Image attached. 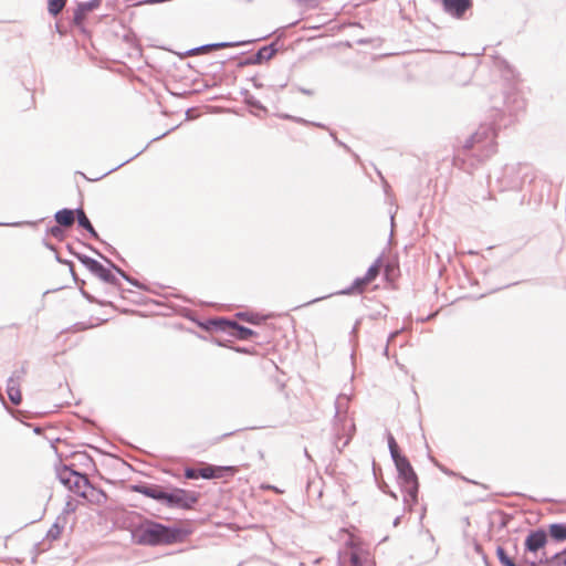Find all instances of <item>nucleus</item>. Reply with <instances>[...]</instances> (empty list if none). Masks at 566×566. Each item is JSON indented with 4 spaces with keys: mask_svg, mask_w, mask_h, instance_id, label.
Masks as SVG:
<instances>
[{
    "mask_svg": "<svg viewBox=\"0 0 566 566\" xmlns=\"http://www.w3.org/2000/svg\"><path fill=\"white\" fill-rule=\"evenodd\" d=\"M59 479L61 483L64 484L70 491L74 492L81 497L84 495L85 491L91 484L85 475L69 468H64L60 471Z\"/></svg>",
    "mask_w": 566,
    "mask_h": 566,
    "instance_id": "39448f33",
    "label": "nucleus"
},
{
    "mask_svg": "<svg viewBox=\"0 0 566 566\" xmlns=\"http://www.w3.org/2000/svg\"><path fill=\"white\" fill-rule=\"evenodd\" d=\"M228 326L230 328L231 335L242 340L249 339L255 335L252 329L241 326L235 322H228Z\"/></svg>",
    "mask_w": 566,
    "mask_h": 566,
    "instance_id": "9b49d317",
    "label": "nucleus"
},
{
    "mask_svg": "<svg viewBox=\"0 0 566 566\" xmlns=\"http://www.w3.org/2000/svg\"><path fill=\"white\" fill-rule=\"evenodd\" d=\"M549 566H566V549L554 555L549 560Z\"/></svg>",
    "mask_w": 566,
    "mask_h": 566,
    "instance_id": "4be33fe9",
    "label": "nucleus"
},
{
    "mask_svg": "<svg viewBox=\"0 0 566 566\" xmlns=\"http://www.w3.org/2000/svg\"><path fill=\"white\" fill-rule=\"evenodd\" d=\"M55 220L60 226L71 227L75 220L74 211L69 209L60 210L55 213Z\"/></svg>",
    "mask_w": 566,
    "mask_h": 566,
    "instance_id": "f8f14e48",
    "label": "nucleus"
},
{
    "mask_svg": "<svg viewBox=\"0 0 566 566\" xmlns=\"http://www.w3.org/2000/svg\"><path fill=\"white\" fill-rule=\"evenodd\" d=\"M339 560L340 566H375L370 546L354 535H349Z\"/></svg>",
    "mask_w": 566,
    "mask_h": 566,
    "instance_id": "f03ea898",
    "label": "nucleus"
},
{
    "mask_svg": "<svg viewBox=\"0 0 566 566\" xmlns=\"http://www.w3.org/2000/svg\"><path fill=\"white\" fill-rule=\"evenodd\" d=\"M549 536L557 541L564 542L566 541V524L555 523L548 526Z\"/></svg>",
    "mask_w": 566,
    "mask_h": 566,
    "instance_id": "ddd939ff",
    "label": "nucleus"
},
{
    "mask_svg": "<svg viewBox=\"0 0 566 566\" xmlns=\"http://www.w3.org/2000/svg\"><path fill=\"white\" fill-rule=\"evenodd\" d=\"M380 261H376L367 271L364 277L355 280L349 293H363L368 284H370L380 273Z\"/></svg>",
    "mask_w": 566,
    "mask_h": 566,
    "instance_id": "0eeeda50",
    "label": "nucleus"
},
{
    "mask_svg": "<svg viewBox=\"0 0 566 566\" xmlns=\"http://www.w3.org/2000/svg\"><path fill=\"white\" fill-rule=\"evenodd\" d=\"M62 532H63V525H61L59 522H56L48 531V538L55 541V539L60 538Z\"/></svg>",
    "mask_w": 566,
    "mask_h": 566,
    "instance_id": "412c9836",
    "label": "nucleus"
},
{
    "mask_svg": "<svg viewBox=\"0 0 566 566\" xmlns=\"http://www.w3.org/2000/svg\"><path fill=\"white\" fill-rule=\"evenodd\" d=\"M496 555L504 566H516L515 563L509 557L506 551L503 547H497Z\"/></svg>",
    "mask_w": 566,
    "mask_h": 566,
    "instance_id": "aec40b11",
    "label": "nucleus"
},
{
    "mask_svg": "<svg viewBox=\"0 0 566 566\" xmlns=\"http://www.w3.org/2000/svg\"><path fill=\"white\" fill-rule=\"evenodd\" d=\"M8 396L11 402L14 405H19L22 400L20 389L14 385L8 387Z\"/></svg>",
    "mask_w": 566,
    "mask_h": 566,
    "instance_id": "a211bd4d",
    "label": "nucleus"
},
{
    "mask_svg": "<svg viewBox=\"0 0 566 566\" xmlns=\"http://www.w3.org/2000/svg\"><path fill=\"white\" fill-rule=\"evenodd\" d=\"M399 472V479L405 491L416 500L418 492V479L407 458H398L395 462Z\"/></svg>",
    "mask_w": 566,
    "mask_h": 566,
    "instance_id": "20e7f679",
    "label": "nucleus"
},
{
    "mask_svg": "<svg viewBox=\"0 0 566 566\" xmlns=\"http://www.w3.org/2000/svg\"><path fill=\"white\" fill-rule=\"evenodd\" d=\"M67 0H48V11L56 17L65 7Z\"/></svg>",
    "mask_w": 566,
    "mask_h": 566,
    "instance_id": "2eb2a0df",
    "label": "nucleus"
},
{
    "mask_svg": "<svg viewBox=\"0 0 566 566\" xmlns=\"http://www.w3.org/2000/svg\"><path fill=\"white\" fill-rule=\"evenodd\" d=\"M444 10L455 18H462L472 6V0H442Z\"/></svg>",
    "mask_w": 566,
    "mask_h": 566,
    "instance_id": "6e6552de",
    "label": "nucleus"
},
{
    "mask_svg": "<svg viewBox=\"0 0 566 566\" xmlns=\"http://www.w3.org/2000/svg\"><path fill=\"white\" fill-rule=\"evenodd\" d=\"M547 543V536L544 531H535L528 534L525 539V548L528 552L536 553L543 548Z\"/></svg>",
    "mask_w": 566,
    "mask_h": 566,
    "instance_id": "1a4fd4ad",
    "label": "nucleus"
},
{
    "mask_svg": "<svg viewBox=\"0 0 566 566\" xmlns=\"http://www.w3.org/2000/svg\"><path fill=\"white\" fill-rule=\"evenodd\" d=\"M135 491L147 497L165 502L169 506L180 509H191L199 500L197 492L182 489L165 492L163 488L158 485H139L135 488Z\"/></svg>",
    "mask_w": 566,
    "mask_h": 566,
    "instance_id": "f257e3e1",
    "label": "nucleus"
},
{
    "mask_svg": "<svg viewBox=\"0 0 566 566\" xmlns=\"http://www.w3.org/2000/svg\"><path fill=\"white\" fill-rule=\"evenodd\" d=\"M51 233H52V235H54V237H59V235L62 233V230H61L59 227H53V228L51 229Z\"/></svg>",
    "mask_w": 566,
    "mask_h": 566,
    "instance_id": "a878e982",
    "label": "nucleus"
},
{
    "mask_svg": "<svg viewBox=\"0 0 566 566\" xmlns=\"http://www.w3.org/2000/svg\"><path fill=\"white\" fill-rule=\"evenodd\" d=\"M81 263L88 270L91 271L93 274L96 272V270L98 269V266L102 264L99 263L98 261L90 258V256H80L78 258Z\"/></svg>",
    "mask_w": 566,
    "mask_h": 566,
    "instance_id": "f3484780",
    "label": "nucleus"
},
{
    "mask_svg": "<svg viewBox=\"0 0 566 566\" xmlns=\"http://www.w3.org/2000/svg\"><path fill=\"white\" fill-rule=\"evenodd\" d=\"M91 10V6L86 3H82L77 7L74 12V23L76 25H82L87 12Z\"/></svg>",
    "mask_w": 566,
    "mask_h": 566,
    "instance_id": "4468645a",
    "label": "nucleus"
},
{
    "mask_svg": "<svg viewBox=\"0 0 566 566\" xmlns=\"http://www.w3.org/2000/svg\"><path fill=\"white\" fill-rule=\"evenodd\" d=\"M182 531L159 523H150L140 530L139 542L146 545H170L182 541Z\"/></svg>",
    "mask_w": 566,
    "mask_h": 566,
    "instance_id": "7ed1b4c3",
    "label": "nucleus"
},
{
    "mask_svg": "<svg viewBox=\"0 0 566 566\" xmlns=\"http://www.w3.org/2000/svg\"><path fill=\"white\" fill-rule=\"evenodd\" d=\"M237 467H218L211 464H203L199 468V474L202 479H223L233 476L238 472Z\"/></svg>",
    "mask_w": 566,
    "mask_h": 566,
    "instance_id": "423d86ee",
    "label": "nucleus"
},
{
    "mask_svg": "<svg viewBox=\"0 0 566 566\" xmlns=\"http://www.w3.org/2000/svg\"><path fill=\"white\" fill-rule=\"evenodd\" d=\"M239 317L252 324L260 323V318L258 317V315L239 314Z\"/></svg>",
    "mask_w": 566,
    "mask_h": 566,
    "instance_id": "b1692460",
    "label": "nucleus"
},
{
    "mask_svg": "<svg viewBox=\"0 0 566 566\" xmlns=\"http://www.w3.org/2000/svg\"><path fill=\"white\" fill-rule=\"evenodd\" d=\"M94 274L105 282H112L114 280V275L111 270L106 269L103 264L98 266Z\"/></svg>",
    "mask_w": 566,
    "mask_h": 566,
    "instance_id": "6ab92c4d",
    "label": "nucleus"
},
{
    "mask_svg": "<svg viewBox=\"0 0 566 566\" xmlns=\"http://www.w3.org/2000/svg\"><path fill=\"white\" fill-rule=\"evenodd\" d=\"M76 216H77V221H78V224L88 230L91 233L95 234V231H94V228L92 226V223L90 222V220L87 219L85 212L80 209V210H76Z\"/></svg>",
    "mask_w": 566,
    "mask_h": 566,
    "instance_id": "dca6fc26",
    "label": "nucleus"
},
{
    "mask_svg": "<svg viewBox=\"0 0 566 566\" xmlns=\"http://www.w3.org/2000/svg\"><path fill=\"white\" fill-rule=\"evenodd\" d=\"M82 497L95 505H103L107 501L106 493L99 489H96L92 484L88 485Z\"/></svg>",
    "mask_w": 566,
    "mask_h": 566,
    "instance_id": "9d476101",
    "label": "nucleus"
},
{
    "mask_svg": "<svg viewBox=\"0 0 566 566\" xmlns=\"http://www.w3.org/2000/svg\"><path fill=\"white\" fill-rule=\"evenodd\" d=\"M185 476L187 479H198V478H200L199 469L187 468L185 470Z\"/></svg>",
    "mask_w": 566,
    "mask_h": 566,
    "instance_id": "393cba45",
    "label": "nucleus"
},
{
    "mask_svg": "<svg viewBox=\"0 0 566 566\" xmlns=\"http://www.w3.org/2000/svg\"><path fill=\"white\" fill-rule=\"evenodd\" d=\"M388 443H389L391 457L395 462H396V459L403 458L402 455L399 454V448H398V444H397L396 440L394 439V437L389 438Z\"/></svg>",
    "mask_w": 566,
    "mask_h": 566,
    "instance_id": "5701e85b",
    "label": "nucleus"
}]
</instances>
